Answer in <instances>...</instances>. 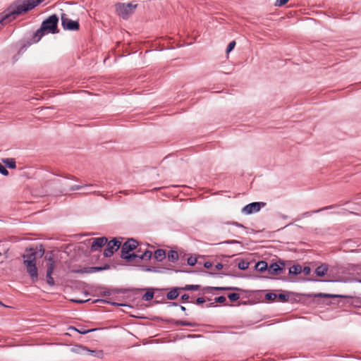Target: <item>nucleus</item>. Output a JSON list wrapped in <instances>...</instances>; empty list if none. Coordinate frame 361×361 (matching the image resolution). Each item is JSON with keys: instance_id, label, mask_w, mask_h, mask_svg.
<instances>
[{"instance_id": "1", "label": "nucleus", "mask_w": 361, "mask_h": 361, "mask_svg": "<svg viewBox=\"0 0 361 361\" xmlns=\"http://www.w3.org/2000/svg\"><path fill=\"white\" fill-rule=\"evenodd\" d=\"M44 0H18L7 9L5 15L0 18V23L6 24L15 19L18 16L26 13L39 5Z\"/></svg>"}, {"instance_id": "2", "label": "nucleus", "mask_w": 361, "mask_h": 361, "mask_svg": "<svg viewBox=\"0 0 361 361\" xmlns=\"http://www.w3.org/2000/svg\"><path fill=\"white\" fill-rule=\"evenodd\" d=\"M44 254V249L42 245L36 248L26 249L22 257L23 264L26 267L31 280L35 282L38 279L37 268L36 266V259L37 257H42Z\"/></svg>"}, {"instance_id": "3", "label": "nucleus", "mask_w": 361, "mask_h": 361, "mask_svg": "<svg viewBox=\"0 0 361 361\" xmlns=\"http://www.w3.org/2000/svg\"><path fill=\"white\" fill-rule=\"evenodd\" d=\"M59 17L56 14H53L45 19L32 36V42H37L46 34H55L59 32L58 30Z\"/></svg>"}, {"instance_id": "4", "label": "nucleus", "mask_w": 361, "mask_h": 361, "mask_svg": "<svg viewBox=\"0 0 361 361\" xmlns=\"http://www.w3.org/2000/svg\"><path fill=\"white\" fill-rule=\"evenodd\" d=\"M138 245V242L133 239L130 238L126 240L121 247V258L126 259L127 262H133L138 257L137 254L130 253V252L134 250Z\"/></svg>"}, {"instance_id": "5", "label": "nucleus", "mask_w": 361, "mask_h": 361, "mask_svg": "<svg viewBox=\"0 0 361 361\" xmlns=\"http://www.w3.org/2000/svg\"><path fill=\"white\" fill-rule=\"evenodd\" d=\"M137 5L131 3L122 4L118 3L116 4V9L118 14L123 19H128L129 16L133 13V11L136 8Z\"/></svg>"}, {"instance_id": "6", "label": "nucleus", "mask_w": 361, "mask_h": 361, "mask_svg": "<svg viewBox=\"0 0 361 361\" xmlns=\"http://www.w3.org/2000/svg\"><path fill=\"white\" fill-rule=\"evenodd\" d=\"M45 259L47 260L46 274L47 283L49 286H53L55 284L54 279L52 277V274L55 268V261L51 254L49 255H47L45 256Z\"/></svg>"}, {"instance_id": "7", "label": "nucleus", "mask_w": 361, "mask_h": 361, "mask_svg": "<svg viewBox=\"0 0 361 361\" xmlns=\"http://www.w3.org/2000/svg\"><path fill=\"white\" fill-rule=\"evenodd\" d=\"M61 25L64 30L71 31L78 30L80 27L78 21L68 18L66 14L61 16Z\"/></svg>"}, {"instance_id": "8", "label": "nucleus", "mask_w": 361, "mask_h": 361, "mask_svg": "<svg viewBox=\"0 0 361 361\" xmlns=\"http://www.w3.org/2000/svg\"><path fill=\"white\" fill-rule=\"evenodd\" d=\"M121 246V242L116 238H114L107 243V246L104 250V256L106 257H111Z\"/></svg>"}, {"instance_id": "9", "label": "nucleus", "mask_w": 361, "mask_h": 361, "mask_svg": "<svg viewBox=\"0 0 361 361\" xmlns=\"http://www.w3.org/2000/svg\"><path fill=\"white\" fill-rule=\"evenodd\" d=\"M265 203L262 202H254L245 205L242 209V212L245 214H251L259 212Z\"/></svg>"}, {"instance_id": "10", "label": "nucleus", "mask_w": 361, "mask_h": 361, "mask_svg": "<svg viewBox=\"0 0 361 361\" xmlns=\"http://www.w3.org/2000/svg\"><path fill=\"white\" fill-rule=\"evenodd\" d=\"M92 240L93 241L91 245V250L92 252L102 248L108 241V239L106 237L95 238Z\"/></svg>"}, {"instance_id": "11", "label": "nucleus", "mask_w": 361, "mask_h": 361, "mask_svg": "<svg viewBox=\"0 0 361 361\" xmlns=\"http://www.w3.org/2000/svg\"><path fill=\"white\" fill-rule=\"evenodd\" d=\"M76 352L80 354H87L92 356H97V352L96 350H89L82 345L76 346Z\"/></svg>"}, {"instance_id": "12", "label": "nucleus", "mask_w": 361, "mask_h": 361, "mask_svg": "<svg viewBox=\"0 0 361 361\" xmlns=\"http://www.w3.org/2000/svg\"><path fill=\"white\" fill-rule=\"evenodd\" d=\"M110 266L108 264H104L103 267H92L85 268L84 272L85 273H95L109 269Z\"/></svg>"}, {"instance_id": "13", "label": "nucleus", "mask_w": 361, "mask_h": 361, "mask_svg": "<svg viewBox=\"0 0 361 361\" xmlns=\"http://www.w3.org/2000/svg\"><path fill=\"white\" fill-rule=\"evenodd\" d=\"M267 270L269 274L276 275L281 272V271L282 270V267L280 266L276 262H274L271 264L269 267H268Z\"/></svg>"}, {"instance_id": "14", "label": "nucleus", "mask_w": 361, "mask_h": 361, "mask_svg": "<svg viewBox=\"0 0 361 361\" xmlns=\"http://www.w3.org/2000/svg\"><path fill=\"white\" fill-rule=\"evenodd\" d=\"M180 287H174L167 294L166 298L169 300H173L176 299L179 295V290H181Z\"/></svg>"}, {"instance_id": "15", "label": "nucleus", "mask_w": 361, "mask_h": 361, "mask_svg": "<svg viewBox=\"0 0 361 361\" xmlns=\"http://www.w3.org/2000/svg\"><path fill=\"white\" fill-rule=\"evenodd\" d=\"M204 290H206L207 293H209L212 290H239L240 289L236 287H211V286H207L204 288Z\"/></svg>"}, {"instance_id": "16", "label": "nucleus", "mask_w": 361, "mask_h": 361, "mask_svg": "<svg viewBox=\"0 0 361 361\" xmlns=\"http://www.w3.org/2000/svg\"><path fill=\"white\" fill-rule=\"evenodd\" d=\"M334 206H329V207H324L323 208H321V209H317V210H314V211H310V212H304L302 213L301 215H300V219L302 218H306V217H309L312 214H315V213H319L322 211H324V210H327L329 209H331V208H333Z\"/></svg>"}, {"instance_id": "17", "label": "nucleus", "mask_w": 361, "mask_h": 361, "mask_svg": "<svg viewBox=\"0 0 361 361\" xmlns=\"http://www.w3.org/2000/svg\"><path fill=\"white\" fill-rule=\"evenodd\" d=\"M170 322L174 324L176 326H192V327L196 326L195 323L186 322V321L171 319Z\"/></svg>"}, {"instance_id": "18", "label": "nucleus", "mask_w": 361, "mask_h": 361, "mask_svg": "<svg viewBox=\"0 0 361 361\" xmlns=\"http://www.w3.org/2000/svg\"><path fill=\"white\" fill-rule=\"evenodd\" d=\"M328 271V266L326 264H322L319 266L315 269V274L318 276H324Z\"/></svg>"}, {"instance_id": "19", "label": "nucleus", "mask_w": 361, "mask_h": 361, "mask_svg": "<svg viewBox=\"0 0 361 361\" xmlns=\"http://www.w3.org/2000/svg\"><path fill=\"white\" fill-rule=\"evenodd\" d=\"M255 269L259 272H264L268 269L267 263L265 261H259L256 263Z\"/></svg>"}, {"instance_id": "20", "label": "nucleus", "mask_w": 361, "mask_h": 361, "mask_svg": "<svg viewBox=\"0 0 361 361\" xmlns=\"http://www.w3.org/2000/svg\"><path fill=\"white\" fill-rule=\"evenodd\" d=\"M70 329H73L74 331H77L78 333H79L80 334H88L92 331H94L97 330V329H87L85 326H80L79 328L71 326V327H70Z\"/></svg>"}, {"instance_id": "21", "label": "nucleus", "mask_w": 361, "mask_h": 361, "mask_svg": "<svg viewBox=\"0 0 361 361\" xmlns=\"http://www.w3.org/2000/svg\"><path fill=\"white\" fill-rule=\"evenodd\" d=\"M166 257V252L163 249H157L154 252V258L159 261H162Z\"/></svg>"}, {"instance_id": "22", "label": "nucleus", "mask_w": 361, "mask_h": 361, "mask_svg": "<svg viewBox=\"0 0 361 361\" xmlns=\"http://www.w3.org/2000/svg\"><path fill=\"white\" fill-rule=\"evenodd\" d=\"M168 260L176 262L178 259V254L176 250H170L167 255Z\"/></svg>"}, {"instance_id": "23", "label": "nucleus", "mask_w": 361, "mask_h": 361, "mask_svg": "<svg viewBox=\"0 0 361 361\" xmlns=\"http://www.w3.org/2000/svg\"><path fill=\"white\" fill-rule=\"evenodd\" d=\"M302 272V267L299 264L293 265L289 268V274L298 275Z\"/></svg>"}, {"instance_id": "24", "label": "nucleus", "mask_w": 361, "mask_h": 361, "mask_svg": "<svg viewBox=\"0 0 361 361\" xmlns=\"http://www.w3.org/2000/svg\"><path fill=\"white\" fill-rule=\"evenodd\" d=\"M2 161L9 169H16V161L14 159H12V158L4 159L2 160Z\"/></svg>"}, {"instance_id": "25", "label": "nucleus", "mask_w": 361, "mask_h": 361, "mask_svg": "<svg viewBox=\"0 0 361 361\" xmlns=\"http://www.w3.org/2000/svg\"><path fill=\"white\" fill-rule=\"evenodd\" d=\"M316 298H346L345 295L319 293L314 295Z\"/></svg>"}, {"instance_id": "26", "label": "nucleus", "mask_w": 361, "mask_h": 361, "mask_svg": "<svg viewBox=\"0 0 361 361\" xmlns=\"http://www.w3.org/2000/svg\"><path fill=\"white\" fill-rule=\"evenodd\" d=\"M152 255V251L146 250L144 252L141 254V255H138V257H137V259L140 260H149L151 259Z\"/></svg>"}, {"instance_id": "27", "label": "nucleus", "mask_w": 361, "mask_h": 361, "mask_svg": "<svg viewBox=\"0 0 361 361\" xmlns=\"http://www.w3.org/2000/svg\"><path fill=\"white\" fill-rule=\"evenodd\" d=\"M181 290H197L200 288V285H185L180 288Z\"/></svg>"}, {"instance_id": "28", "label": "nucleus", "mask_w": 361, "mask_h": 361, "mask_svg": "<svg viewBox=\"0 0 361 361\" xmlns=\"http://www.w3.org/2000/svg\"><path fill=\"white\" fill-rule=\"evenodd\" d=\"M154 298V292L152 289L147 290L142 296V300L145 301H149Z\"/></svg>"}, {"instance_id": "29", "label": "nucleus", "mask_w": 361, "mask_h": 361, "mask_svg": "<svg viewBox=\"0 0 361 361\" xmlns=\"http://www.w3.org/2000/svg\"><path fill=\"white\" fill-rule=\"evenodd\" d=\"M250 263L244 259H241L238 263V268L240 270H245L249 267Z\"/></svg>"}, {"instance_id": "30", "label": "nucleus", "mask_w": 361, "mask_h": 361, "mask_svg": "<svg viewBox=\"0 0 361 361\" xmlns=\"http://www.w3.org/2000/svg\"><path fill=\"white\" fill-rule=\"evenodd\" d=\"M228 298L231 301L234 302L240 298V295L238 293H232L228 295Z\"/></svg>"}, {"instance_id": "31", "label": "nucleus", "mask_w": 361, "mask_h": 361, "mask_svg": "<svg viewBox=\"0 0 361 361\" xmlns=\"http://www.w3.org/2000/svg\"><path fill=\"white\" fill-rule=\"evenodd\" d=\"M277 298L276 293H267L265 295V299L267 300H274Z\"/></svg>"}, {"instance_id": "32", "label": "nucleus", "mask_w": 361, "mask_h": 361, "mask_svg": "<svg viewBox=\"0 0 361 361\" xmlns=\"http://www.w3.org/2000/svg\"><path fill=\"white\" fill-rule=\"evenodd\" d=\"M92 185L90 184V185H72L71 188H70V190L71 191H74V190H80V189H82V188H85V187H89V186H92Z\"/></svg>"}, {"instance_id": "33", "label": "nucleus", "mask_w": 361, "mask_h": 361, "mask_svg": "<svg viewBox=\"0 0 361 361\" xmlns=\"http://www.w3.org/2000/svg\"><path fill=\"white\" fill-rule=\"evenodd\" d=\"M277 298L283 302H286L288 300L289 296L288 295H285L283 293L276 294Z\"/></svg>"}, {"instance_id": "34", "label": "nucleus", "mask_w": 361, "mask_h": 361, "mask_svg": "<svg viewBox=\"0 0 361 361\" xmlns=\"http://www.w3.org/2000/svg\"><path fill=\"white\" fill-rule=\"evenodd\" d=\"M235 46V41L231 42L228 44V45L227 46L226 52L229 53L230 51H231L234 49Z\"/></svg>"}, {"instance_id": "35", "label": "nucleus", "mask_w": 361, "mask_h": 361, "mask_svg": "<svg viewBox=\"0 0 361 361\" xmlns=\"http://www.w3.org/2000/svg\"><path fill=\"white\" fill-rule=\"evenodd\" d=\"M196 262H197V259H196V258L192 257H188V259H187V263H188V265H190V266H193V265H195V264H196Z\"/></svg>"}, {"instance_id": "36", "label": "nucleus", "mask_w": 361, "mask_h": 361, "mask_svg": "<svg viewBox=\"0 0 361 361\" xmlns=\"http://www.w3.org/2000/svg\"><path fill=\"white\" fill-rule=\"evenodd\" d=\"M0 173L4 175V176H8V170L1 164H0Z\"/></svg>"}, {"instance_id": "37", "label": "nucleus", "mask_w": 361, "mask_h": 361, "mask_svg": "<svg viewBox=\"0 0 361 361\" xmlns=\"http://www.w3.org/2000/svg\"><path fill=\"white\" fill-rule=\"evenodd\" d=\"M103 302H106V303H108V304H111L114 306H116V307H119V306H128L126 304H122V303H118V302H111V301H108V300H102Z\"/></svg>"}, {"instance_id": "38", "label": "nucleus", "mask_w": 361, "mask_h": 361, "mask_svg": "<svg viewBox=\"0 0 361 361\" xmlns=\"http://www.w3.org/2000/svg\"><path fill=\"white\" fill-rule=\"evenodd\" d=\"M215 302L224 303L226 301V298L223 295L215 298Z\"/></svg>"}, {"instance_id": "39", "label": "nucleus", "mask_w": 361, "mask_h": 361, "mask_svg": "<svg viewBox=\"0 0 361 361\" xmlns=\"http://www.w3.org/2000/svg\"><path fill=\"white\" fill-rule=\"evenodd\" d=\"M144 270L146 271L161 272V271H159V269H157V268L154 267H147L144 269Z\"/></svg>"}, {"instance_id": "40", "label": "nucleus", "mask_w": 361, "mask_h": 361, "mask_svg": "<svg viewBox=\"0 0 361 361\" xmlns=\"http://www.w3.org/2000/svg\"><path fill=\"white\" fill-rule=\"evenodd\" d=\"M288 0H276L275 5L278 6H281L285 5Z\"/></svg>"}, {"instance_id": "41", "label": "nucleus", "mask_w": 361, "mask_h": 361, "mask_svg": "<svg viewBox=\"0 0 361 361\" xmlns=\"http://www.w3.org/2000/svg\"><path fill=\"white\" fill-rule=\"evenodd\" d=\"M205 302V299L202 297H200V298H197L196 299V304L198 305H202L204 302Z\"/></svg>"}, {"instance_id": "42", "label": "nucleus", "mask_w": 361, "mask_h": 361, "mask_svg": "<svg viewBox=\"0 0 361 361\" xmlns=\"http://www.w3.org/2000/svg\"><path fill=\"white\" fill-rule=\"evenodd\" d=\"M302 271L304 273L305 275H308L311 272V269L309 267H305L303 269H302Z\"/></svg>"}, {"instance_id": "43", "label": "nucleus", "mask_w": 361, "mask_h": 361, "mask_svg": "<svg viewBox=\"0 0 361 361\" xmlns=\"http://www.w3.org/2000/svg\"><path fill=\"white\" fill-rule=\"evenodd\" d=\"M166 304L168 307H177L178 305V303L175 302H168Z\"/></svg>"}, {"instance_id": "44", "label": "nucleus", "mask_w": 361, "mask_h": 361, "mask_svg": "<svg viewBox=\"0 0 361 361\" xmlns=\"http://www.w3.org/2000/svg\"><path fill=\"white\" fill-rule=\"evenodd\" d=\"M308 281H316V282H332L333 281H325V280H319V279H307Z\"/></svg>"}, {"instance_id": "45", "label": "nucleus", "mask_w": 361, "mask_h": 361, "mask_svg": "<svg viewBox=\"0 0 361 361\" xmlns=\"http://www.w3.org/2000/svg\"><path fill=\"white\" fill-rule=\"evenodd\" d=\"M231 224H233V225L240 227V228H245V226L238 222L233 221V222H231Z\"/></svg>"}, {"instance_id": "46", "label": "nucleus", "mask_w": 361, "mask_h": 361, "mask_svg": "<svg viewBox=\"0 0 361 361\" xmlns=\"http://www.w3.org/2000/svg\"><path fill=\"white\" fill-rule=\"evenodd\" d=\"M188 299H189V295H188V294H183L181 296V300L183 301H187Z\"/></svg>"}, {"instance_id": "47", "label": "nucleus", "mask_w": 361, "mask_h": 361, "mask_svg": "<svg viewBox=\"0 0 361 361\" xmlns=\"http://www.w3.org/2000/svg\"><path fill=\"white\" fill-rule=\"evenodd\" d=\"M212 262H206L204 263V267L205 268H207V269H209V268L212 267Z\"/></svg>"}, {"instance_id": "48", "label": "nucleus", "mask_w": 361, "mask_h": 361, "mask_svg": "<svg viewBox=\"0 0 361 361\" xmlns=\"http://www.w3.org/2000/svg\"><path fill=\"white\" fill-rule=\"evenodd\" d=\"M215 267L216 269L218 270H220L223 268V264L221 263H217L216 265H215Z\"/></svg>"}, {"instance_id": "49", "label": "nucleus", "mask_w": 361, "mask_h": 361, "mask_svg": "<svg viewBox=\"0 0 361 361\" xmlns=\"http://www.w3.org/2000/svg\"><path fill=\"white\" fill-rule=\"evenodd\" d=\"M102 295H111V292L110 291H104L102 293Z\"/></svg>"}, {"instance_id": "50", "label": "nucleus", "mask_w": 361, "mask_h": 361, "mask_svg": "<svg viewBox=\"0 0 361 361\" xmlns=\"http://www.w3.org/2000/svg\"><path fill=\"white\" fill-rule=\"evenodd\" d=\"M201 336L200 335H188V338H195V337H200Z\"/></svg>"}, {"instance_id": "51", "label": "nucleus", "mask_w": 361, "mask_h": 361, "mask_svg": "<svg viewBox=\"0 0 361 361\" xmlns=\"http://www.w3.org/2000/svg\"><path fill=\"white\" fill-rule=\"evenodd\" d=\"M214 306H215L214 302H212V303L207 305V307H214Z\"/></svg>"}, {"instance_id": "52", "label": "nucleus", "mask_w": 361, "mask_h": 361, "mask_svg": "<svg viewBox=\"0 0 361 361\" xmlns=\"http://www.w3.org/2000/svg\"><path fill=\"white\" fill-rule=\"evenodd\" d=\"M74 302H77V303H82L84 302L85 301L83 300H73Z\"/></svg>"}, {"instance_id": "53", "label": "nucleus", "mask_w": 361, "mask_h": 361, "mask_svg": "<svg viewBox=\"0 0 361 361\" xmlns=\"http://www.w3.org/2000/svg\"><path fill=\"white\" fill-rule=\"evenodd\" d=\"M180 308L183 312H185V310H186L185 307L184 306H183V305H180Z\"/></svg>"}, {"instance_id": "54", "label": "nucleus", "mask_w": 361, "mask_h": 361, "mask_svg": "<svg viewBox=\"0 0 361 361\" xmlns=\"http://www.w3.org/2000/svg\"><path fill=\"white\" fill-rule=\"evenodd\" d=\"M27 47L26 46H23V47H21V49H20V51H24L25 49H26Z\"/></svg>"}, {"instance_id": "55", "label": "nucleus", "mask_w": 361, "mask_h": 361, "mask_svg": "<svg viewBox=\"0 0 361 361\" xmlns=\"http://www.w3.org/2000/svg\"><path fill=\"white\" fill-rule=\"evenodd\" d=\"M140 252V249H139L135 254H137L138 255H141V254Z\"/></svg>"}, {"instance_id": "56", "label": "nucleus", "mask_w": 361, "mask_h": 361, "mask_svg": "<svg viewBox=\"0 0 361 361\" xmlns=\"http://www.w3.org/2000/svg\"><path fill=\"white\" fill-rule=\"evenodd\" d=\"M280 264L282 267H283L285 265L284 262H280Z\"/></svg>"}, {"instance_id": "57", "label": "nucleus", "mask_w": 361, "mask_h": 361, "mask_svg": "<svg viewBox=\"0 0 361 361\" xmlns=\"http://www.w3.org/2000/svg\"><path fill=\"white\" fill-rule=\"evenodd\" d=\"M355 281H356L357 282H358V283H361V279H356Z\"/></svg>"}, {"instance_id": "58", "label": "nucleus", "mask_w": 361, "mask_h": 361, "mask_svg": "<svg viewBox=\"0 0 361 361\" xmlns=\"http://www.w3.org/2000/svg\"><path fill=\"white\" fill-rule=\"evenodd\" d=\"M116 293H123L122 291L121 290H116Z\"/></svg>"}, {"instance_id": "59", "label": "nucleus", "mask_w": 361, "mask_h": 361, "mask_svg": "<svg viewBox=\"0 0 361 361\" xmlns=\"http://www.w3.org/2000/svg\"><path fill=\"white\" fill-rule=\"evenodd\" d=\"M0 305H3L2 302L0 301Z\"/></svg>"}]
</instances>
